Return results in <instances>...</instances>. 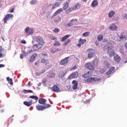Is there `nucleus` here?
Returning a JSON list of instances; mask_svg holds the SVG:
<instances>
[{
    "instance_id": "obj_1",
    "label": "nucleus",
    "mask_w": 127,
    "mask_h": 127,
    "mask_svg": "<svg viewBox=\"0 0 127 127\" xmlns=\"http://www.w3.org/2000/svg\"><path fill=\"white\" fill-rule=\"evenodd\" d=\"M104 49L107 50V54L110 58H112L113 56H115V51L113 50V46L108 47V46H105L104 47Z\"/></svg>"
},
{
    "instance_id": "obj_2",
    "label": "nucleus",
    "mask_w": 127,
    "mask_h": 127,
    "mask_svg": "<svg viewBox=\"0 0 127 127\" xmlns=\"http://www.w3.org/2000/svg\"><path fill=\"white\" fill-rule=\"evenodd\" d=\"M36 41L38 44H40L43 46L45 44V42H44V39L43 37L40 36H36L35 38Z\"/></svg>"
},
{
    "instance_id": "obj_3",
    "label": "nucleus",
    "mask_w": 127,
    "mask_h": 127,
    "mask_svg": "<svg viewBox=\"0 0 127 127\" xmlns=\"http://www.w3.org/2000/svg\"><path fill=\"white\" fill-rule=\"evenodd\" d=\"M101 79L97 77H90L87 78L86 80H85V83H94L96 81H100Z\"/></svg>"
},
{
    "instance_id": "obj_4",
    "label": "nucleus",
    "mask_w": 127,
    "mask_h": 127,
    "mask_svg": "<svg viewBox=\"0 0 127 127\" xmlns=\"http://www.w3.org/2000/svg\"><path fill=\"white\" fill-rule=\"evenodd\" d=\"M50 107H51V105L50 104H47L44 106L39 105L36 106L37 110H38V111H43V110H45V109H48Z\"/></svg>"
},
{
    "instance_id": "obj_5",
    "label": "nucleus",
    "mask_w": 127,
    "mask_h": 127,
    "mask_svg": "<svg viewBox=\"0 0 127 127\" xmlns=\"http://www.w3.org/2000/svg\"><path fill=\"white\" fill-rule=\"evenodd\" d=\"M87 51H88V54L87 55L88 58H92V57H93L94 55L96 53L95 50L93 49H88Z\"/></svg>"
},
{
    "instance_id": "obj_6",
    "label": "nucleus",
    "mask_w": 127,
    "mask_h": 127,
    "mask_svg": "<svg viewBox=\"0 0 127 127\" xmlns=\"http://www.w3.org/2000/svg\"><path fill=\"white\" fill-rule=\"evenodd\" d=\"M13 18V15L11 14H8L6 15L4 18H3L4 23H7L6 21L9 20L10 19H12Z\"/></svg>"
},
{
    "instance_id": "obj_7",
    "label": "nucleus",
    "mask_w": 127,
    "mask_h": 127,
    "mask_svg": "<svg viewBox=\"0 0 127 127\" xmlns=\"http://www.w3.org/2000/svg\"><path fill=\"white\" fill-rule=\"evenodd\" d=\"M41 63H43L44 64L47 65V66H48V68H51V67H52V64H50V61H49V60L43 59L41 60Z\"/></svg>"
},
{
    "instance_id": "obj_8",
    "label": "nucleus",
    "mask_w": 127,
    "mask_h": 127,
    "mask_svg": "<svg viewBox=\"0 0 127 127\" xmlns=\"http://www.w3.org/2000/svg\"><path fill=\"white\" fill-rule=\"evenodd\" d=\"M74 21H78V19H72L70 21V22L69 23H65L64 24V26H65V27H71V26H73V23Z\"/></svg>"
},
{
    "instance_id": "obj_9",
    "label": "nucleus",
    "mask_w": 127,
    "mask_h": 127,
    "mask_svg": "<svg viewBox=\"0 0 127 127\" xmlns=\"http://www.w3.org/2000/svg\"><path fill=\"white\" fill-rule=\"evenodd\" d=\"M25 32L27 35H31L33 34V28L28 27L25 29Z\"/></svg>"
},
{
    "instance_id": "obj_10",
    "label": "nucleus",
    "mask_w": 127,
    "mask_h": 127,
    "mask_svg": "<svg viewBox=\"0 0 127 127\" xmlns=\"http://www.w3.org/2000/svg\"><path fill=\"white\" fill-rule=\"evenodd\" d=\"M78 72L75 71L71 73L68 77V78L69 79H74L75 78H78Z\"/></svg>"
},
{
    "instance_id": "obj_11",
    "label": "nucleus",
    "mask_w": 127,
    "mask_h": 127,
    "mask_svg": "<svg viewBox=\"0 0 127 127\" xmlns=\"http://www.w3.org/2000/svg\"><path fill=\"white\" fill-rule=\"evenodd\" d=\"M85 67L86 68H87V69H89V70H94L95 69V66L92 64L90 63H88L85 64Z\"/></svg>"
},
{
    "instance_id": "obj_12",
    "label": "nucleus",
    "mask_w": 127,
    "mask_h": 127,
    "mask_svg": "<svg viewBox=\"0 0 127 127\" xmlns=\"http://www.w3.org/2000/svg\"><path fill=\"white\" fill-rule=\"evenodd\" d=\"M42 45L40 44H36L33 46V49L34 50H39L42 48Z\"/></svg>"
},
{
    "instance_id": "obj_13",
    "label": "nucleus",
    "mask_w": 127,
    "mask_h": 127,
    "mask_svg": "<svg viewBox=\"0 0 127 127\" xmlns=\"http://www.w3.org/2000/svg\"><path fill=\"white\" fill-rule=\"evenodd\" d=\"M68 58H69V57H66V58L62 60L60 62V65H66V64H67V63H68Z\"/></svg>"
},
{
    "instance_id": "obj_14",
    "label": "nucleus",
    "mask_w": 127,
    "mask_h": 127,
    "mask_svg": "<svg viewBox=\"0 0 127 127\" xmlns=\"http://www.w3.org/2000/svg\"><path fill=\"white\" fill-rule=\"evenodd\" d=\"M114 61H115V62H116L117 63H120V62H121V60H122V59L118 54L114 55Z\"/></svg>"
},
{
    "instance_id": "obj_15",
    "label": "nucleus",
    "mask_w": 127,
    "mask_h": 127,
    "mask_svg": "<svg viewBox=\"0 0 127 127\" xmlns=\"http://www.w3.org/2000/svg\"><path fill=\"white\" fill-rule=\"evenodd\" d=\"M72 84L73 90H77V88H78V81L76 80H73Z\"/></svg>"
},
{
    "instance_id": "obj_16",
    "label": "nucleus",
    "mask_w": 127,
    "mask_h": 127,
    "mask_svg": "<svg viewBox=\"0 0 127 127\" xmlns=\"http://www.w3.org/2000/svg\"><path fill=\"white\" fill-rule=\"evenodd\" d=\"M47 77H48V78H55V72H53V71L52 70H51L48 72L47 74Z\"/></svg>"
},
{
    "instance_id": "obj_17",
    "label": "nucleus",
    "mask_w": 127,
    "mask_h": 127,
    "mask_svg": "<svg viewBox=\"0 0 127 127\" xmlns=\"http://www.w3.org/2000/svg\"><path fill=\"white\" fill-rule=\"evenodd\" d=\"M51 90L52 92H55L56 93H59V92H60V91L59 90V87H58V86L56 85L53 86Z\"/></svg>"
},
{
    "instance_id": "obj_18",
    "label": "nucleus",
    "mask_w": 127,
    "mask_h": 127,
    "mask_svg": "<svg viewBox=\"0 0 127 127\" xmlns=\"http://www.w3.org/2000/svg\"><path fill=\"white\" fill-rule=\"evenodd\" d=\"M37 57V54L34 53L32 54L30 58L29 62H33V61H34V60H35Z\"/></svg>"
},
{
    "instance_id": "obj_19",
    "label": "nucleus",
    "mask_w": 127,
    "mask_h": 127,
    "mask_svg": "<svg viewBox=\"0 0 127 127\" xmlns=\"http://www.w3.org/2000/svg\"><path fill=\"white\" fill-rule=\"evenodd\" d=\"M22 52L24 54V56H26L27 54H29V53H31V52H32V50L28 48L27 49H25L24 51H22Z\"/></svg>"
},
{
    "instance_id": "obj_20",
    "label": "nucleus",
    "mask_w": 127,
    "mask_h": 127,
    "mask_svg": "<svg viewBox=\"0 0 127 127\" xmlns=\"http://www.w3.org/2000/svg\"><path fill=\"white\" fill-rule=\"evenodd\" d=\"M63 9L62 8H60L58 10H57L52 15V17H55V16H57L59 13H61L62 12Z\"/></svg>"
},
{
    "instance_id": "obj_21",
    "label": "nucleus",
    "mask_w": 127,
    "mask_h": 127,
    "mask_svg": "<svg viewBox=\"0 0 127 127\" xmlns=\"http://www.w3.org/2000/svg\"><path fill=\"white\" fill-rule=\"evenodd\" d=\"M109 29L113 31L117 30V29H118V27L117 26V25H116V24H112L109 27Z\"/></svg>"
},
{
    "instance_id": "obj_22",
    "label": "nucleus",
    "mask_w": 127,
    "mask_h": 127,
    "mask_svg": "<svg viewBox=\"0 0 127 127\" xmlns=\"http://www.w3.org/2000/svg\"><path fill=\"white\" fill-rule=\"evenodd\" d=\"M99 2H98L97 0H94L91 3V7H95V6H98Z\"/></svg>"
},
{
    "instance_id": "obj_23",
    "label": "nucleus",
    "mask_w": 127,
    "mask_h": 127,
    "mask_svg": "<svg viewBox=\"0 0 127 127\" xmlns=\"http://www.w3.org/2000/svg\"><path fill=\"white\" fill-rule=\"evenodd\" d=\"M32 100H30L29 102L24 101L23 104L25 106H26L27 107H30V106L32 105Z\"/></svg>"
},
{
    "instance_id": "obj_24",
    "label": "nucleus",
    "mask_w": 127,
    "mask_h": 127,
    "mask_svg": "<svg viewBox=\"0 0 127 127\" xmlns=\"http://www.w3.org/2000/svg\"><path fill=\"white\" fill-rule=\"evenodd\" d=\"M115 14H116V12L115 10H111L108 13V17H109V18H112V17H113Z\"/></svg>"
},
{
    "instance_id": "obj_25",
    "label": "nucleus",
    "mask_w": 127,
    "mask_h": 127,
    "mask_svg": "<svg viewBox=\"0 0 127 127\" xmlns=\"http://www.w3.org/2000/svg\"><path fill=\"white\" fill-rule=\"evenodd\" d=\"M91 76H92V73L90 71H89L86 74H83L82 77L83 78H89V77H91Z\"/></svg>"
},
{
    "instance_id": "obj_26",
    "label": "nucleus",
    "mask_w": 127,
    "mask_h": 127,
    "mask_svg": "<svg viewBox=\"0 0 127 127\" xmlns=\"http://www.w3.org/2000/svg\"><path fill=\"white\" fill-rule=\"evenodd\" d=\"M46 102V100H45L44 98H40L39 99V103L41 104V105H45V103Z\"/></svg>"
},
{
    "instance_id": "obj_27",
    "label": "nucleus",
    "mask_w": 127,
    "mask_h": 127,
    "mask_svg": "<svg viewBox=\"0 0 127 127\" xmlns=\"http://www.w3.org/2000/svg\"><path fill=\"white\" fill-rule=\"evenodd\" d=\"M72 7L74 10H76V9H79V8L81 7V4H79L78 3H76Z\"/></svg>"
},
{
    "instance_id": "obj_28",
    "label": "nucleus",
    "mask_w": 127,
    "mask_h": 127,
    "mask_svg": "<svg viewBox=\"0 0 127 127\" xmlns=\"http://www.w3.org/2000/svg\"><path fill=\"white\" fill-rule=\"evenodd\" d=\"M68 6H69V2L68 1H65L64 3V6H63L64 9H67V8H68Z\"/></svg>"
},
{
    "instance_id": "obj_29",
    "label": "nucleus",
    "mask_w": 127,
    "mask_h": 127,
    "mask_svg": "<svg viewBox=\"0 0 127 127\" xmlns=\"http://www.w3.org/2000/svg\"><path fill=\"white\" fill-rule=\"evenodd\" d=\"M41 15H42V16H46L47 17H48V16H49V15H48V13L46 11H43L41 13Z\"/></svg>"
},
{
    "instance_id": "obj_30",
    "label": "nucleus",
    "mask_w": 127,
    "mask_h": 127,
    "mask_svg": "<svg viewBox=\"0 0 127 127\" xmlns=\"http://www.w3.org/2000/svg\"><path fill=\"white\" fill-rule=\"evenodd\" d=\"M115 70V67H112L111 68H110V69L106 73V75H110L113 71Z\"/></svg>"
},
{
    "instance_id": "obj_31",
    "label": "nucleus",
    "mask_w": 127,
    "mask_h": 127,
    "mask_svg": "<svg viewBox=\"0 0 127 127\" xmlns=\"http://www.w3.org/2000/svg\"><path fill=\"white\" fill-rule=\"evenodd\" d=\"M60 5V3L59 2H56L55 4L53 5L52 8L54 9L56 7H58Z\"/></svg>"
},
{
    "instance_id": "obj_32",
    "label": "nucleus",
    "mask_w": 127,
    "mask_h": 127,
    "mask_svg": "<svg viewBox=\"0 0 127 127\" xmlns=\"http://www.w3.org/2000/svg\"><path fill=\"white\" fill-rule=\"evenodd\" d=\"M119 38L121 40H127V36L125 35H121L119 37Z\"/></svg>"
},
{
    "instance_id": "obj_33",
    "label": "nucleus",
    "mask_w": 127,
    "mask_h": 127,
    "mask_svg": "<svg viewBox=\"0 0 127 127\" xmlns=\"http://www.w3.org/2000/svg\"><path fill=\"white\" fill-rule=\"evenodd\" d=\"M7 81H8V83H9L10 85L11 86H13V82H12V79L11 78H10L9 77H7L6 78Z\"/></svg>"
},
{
    "instance_id": "obj_34",
    "label": "nucleus",
    "mask_w": 127,
    "mask_h": 127,
    "mask_svg": "<svg viewBox=\"0 0 127 127\" xmlns=\"http://www.w3.org/2000/svg\"><path fill=\"white\" fill-rule=\"evenodd\" d=\"M70 35H66L64 36L62 39V41H65L66 39H68V38L70 37Z\"/></svg>"
},
{
    "instance_id": "obj_35",
    "label": "nucleus",
    "mask_w": 127,
    "mask_h": 127,
    "mask_svg": "<svg viewBox=\"0 0 127 127\" xmlns=\"http://www.w3.org/2000/svg\"><path fill=\"white\" fill-rule=\"evenodd\" d=\"M54 46H60V45H61V44L60 43V42H59V41L56 40L55 41V43L53 44Z\"/></svg>"
},
{
    "instance_id": "obj_36",
    "label": "nucleus",
    "mask_w": 127,
    "mask_h": 127,
    "mask_svg": "<svg viewBox=\"0 0 127 127\" xmlns=\"http://www.w3.org/2000/svg\"><path fill=\"white\" fill-rule=\"evenodd\" d=\"M74 8H73V7H70L68 9H67L66 10V13H70V12H72V11H74Z\"/></svg>"
},
{
    "instance_id": "obj_37",
    "label": "nucleus",
    "mask_w": 127,
    "mask_h": 127,
    "mask_svg": "<svg viewBox=\"0 0 127 127\" xmlns=\"http://www.w3.org/2000/svg\"><path fill=\"white\" fill-rule=\"evenodd\" d=\"M93 63L95 66H98L99 65V61L97 59H94L93 61Z\"/></svg>"
},
{
    "instance_id": "obj_38",
    "label": "nucleus",
    "mask_w": 127,
    "mask_h": 127,
    "mask_svg": "<svg viewBox=\"0 0 127 127\" xmlns=\"http://www.w3.org/2000/svg\"><path fill=\"white\" fill-rule=\"evenodd\" d=\"M103 38H104L103 35L99 34L97 36V40H98V41H101L103 39Z\"/></svg>"
},
{
    "instance_id": "obj_39",
    "label": "nucleus",
    "mask_w": 127,
    "mask_h": 127,
    "mask_svg": "<svg viewBox=\"0 0 127 127\" xmlns=\"http://www.w3.org/2000/svg\"><path fill=\"white\" fill-rule=\"evenodd\" d=\"M90 35V32H85L82 34V36L84 37H88Z\"/></svg>"
},
{
    "instance_id": "obj_40",
    "label": "nucleus",
    "mask_w": 127,
    "mask_h": 127,
    "mask_svg": "<svg viewBox=\"0 0 127 127\" xmlns=\"http://www.w3.org/2000/svg\"><path fill=\"white\" fill-rule=\"evenodd\" d=\"M29 98H30V99H35V100H36V101H37V100H38V97H37L35 95L30 96Z\"/></svg>"
},
{
    "instance_id": "obj_41",
    "label": "nucleus",
    "mask_w": 127,
    "mask_h": 127,
    "mask_svg": "<svg viewBox=\"0 0 127 127\" xmlns=\"http://www.w3.org/2000/svg\"><path fill=\"white\" fill-rule=\"evenodd\" d=\"M86 41H87V40H86V39H80L79 41V43L83 45V44H84V43H85L86 42Z\"/></svg>"
},
{
    "instance_id": "obj_42",
    "label": "nucleus",
    "mask_w": 127,
    "mask_h": 127,
    "mask_svg": "<svg viewBox=\"0 0 127 127\" xmlns=\"http://www.w3.org/2000/svg\"><path fill=\"white\" fill-rule=\"evenodd\" d=\"M70 42H71V39H68L64 42V45H65V46H66V45H67V44H68V43H70Z\"/></svg>"
},
{
    "instance_id": "obj_43",
    "label": "nucleus",
    "mask_w": 127,
    "mask_h": 127,
    "mask_svg": "<svg viewBox=\"0 0 127 127\" xmlns=\"http://www.w3.org/2000/svg\"><path fill=\"white\" fill-rule=\"evenodd\" d=\"M36 3H37V0H32L31 1H30V4L31 5L36 4Z\"/></svg>"
},
{
    "instance_id": "obj_44",
    "label": "nucleus",
    "mask_w": 127,
    "mask_h": 127,
    "mask_svg": "<svg viewBox=\"0 0 127 127\" xmlns=\"http://www.w3.org/2000/svg\"><path fill=\"white\" fill-rule=\"evenodd\" d=\"M65 76V73H64V71L60 72L59 74V77H61V78H62Z\"/></svg>"
},
{
    "instance_id": "obj_45",
    "label": "nucleus",
    "mask_w": 127,
    "mask_h": 127,
    "mask_svg": "<svg viewBox=\"0 0 127 127\" xmlns=\"http://www.w3.org/2000/svg\"><path fill=\"white\" fill-rule=\"evenodd\" d=\"M46 82H47V79H44L42 81V83L44 86H46Z\"/></svg>"
},
{
    "instance_id": "obj_46",
    "label": "nucleus",
    "mask_w": 127,
    "mask_h": 127,
    "mask_svg": "<svg viewBox=\"0 0 127 127\" xmlns=\"http://www.w3.org/2000/svg\"><path fill=\"white\" fill-rule=\"evenodd\" d=\"M51 40H54L55 41H56V40H57V37H55V36H51L50 37Z\"/></svg>"
},
{
    "instance_id": "obj_47",
    "label": "nucleus",
    "mask_w": 127,
    "mask_h": 127,
    "mask_svg": "<svg viewBox=\"0 0 127 127\" xmlns=\"http://www.w3.org/2000/svg\"><path fill=\"white\" fill-rule=\"evenodd\" d=\"M24 92H28V93H33V91L31 90L24 89Z\"/></svg>"
},
{
    "instance_id": "obj_48",
    "label": "nucleus",
    "mask_w": 127,
    "mask_h": 127,
    "mask_svg": "<svg viewBox=\"0 0 127 127\" xmlns=\"http://www.w3.org/2000/svg\"><path fill=\"white\" fill-rule=\"evenodd\" d=\"M54 32H55V33H58V32H59V29L58 28H55L54 30Z\"/></svg>"
},
{
    "instance_id": "obj_49",
    "label": "nucleus",
    "mask_w": 127,
    "mask_h": 127,
    "mask_svg": "<svg viewBox=\"0 0 127 127\" xmlns=\"http://www.w3.org/2000/svg\"><path fill=\"white\" fill-rule=\"evenodd\" d=\"M120 52L122 54H124L125 53V50L123 48H121L120 49Z\"/></svg>"
},
{
    "instance_id": "obj_50",
    "label": "nucleus",
    "mask_w": 127,
    "mask_h": 127,
    "mask_svg": "<svg viewBox=\"0 0 127 127\" xmlns=\"http://www.w3.org/2000/svg\"><path fill=\"white\" fill-rule=\"evenodd\" d=\"M54 24L57 25L58 23H59V20H54Z\"/></svg>"
},
{
    "instance_id": "obj_51",
    "label": "nucleus",
    "mask_w": 127,
    "mask_h": 127,
    "mask_svg": "<svg viewBox=\"0 0 127 127\" xmlns=\"http://www.w3.org/2000/svg\"><path fill=\"white\" fill-rule=\"evenodd\" d=\"M41 74H42V73H41V72H36L35 75H36V76H40V75H41Z\"/></svg>"
},
{
    "instance_id": "obj_52",
    "label": "nucleus",
    "mask_w": 127,
    "mask_h": 127,
    "mask_svg": "<svg viewBox=\"0 0 127 127\" xmlns=\"http://www.w3.org/2000/svg\"><path fill=\"white\" fill-rule=\"evenodd\" d=\"M23 54H21L20 58L21 59H23V58L24 57V54L23 53V52H22Z\"/></svg>"
},
{
    "instance_id": "obj_53",
    "label": "nucleus",
    "mask_w": 127,
    "mask_h": 127,
    "mask_svg": "<svg viewBox=\"0 0 127 127\" xmlns=\"http://www.w3.org/2000/svg\"><path fill=\"white\" fill-rule=\"evenodd\" d=\"M9 12L12 13L13 12V11H14V9L13 8L10 9L9 10Z\"/></svg>"
},
{
    "instance_id": "obj_54",
    "label": "nucleus",
    "mask_w": 127,
    "mask_h": 127,
    "mask_svg": "<svg viewBox=\"0 0 127 127\" xmlns=\"http://www.w3.org/2000/svg\"><path fill=\"white\" fill-rule=\"evenodd\" d=\"M94 43L96 45V46H99V41H96Z\"/></svg>"
},
{
    "instance_id": "obj_55",
    "label": "nucleus",
    "mask_w": 127,
    "mask_h": 127,
    "mask_svg": "<svg viewBox=\"0 0 127 127\" xmlns=\"http://www.w3.org/2000/svg\"><path fill=\"white\" fill-rule=\"evenodd\" d=\"M123 17L125 19H127V14H125L123 16Z\"/></svg>"
},
{
    "instance_id": "obj_56",
    "label": "nucleus",
    "mask_w": 127,
    "mask_h": 127,
    "mask_svg": "<svg viewBox=\"0 0 127 127\" xmlns=\"http://www.w3.org/2000/svg\"><path fill=\"white\" fill-rule=\"evenodd\" d=\"M104 72H106V70L105 69H101L100 70V72H101L102 74H104Z\"/></svg>"
},
{
    "instance_id": "obj_57",
    "label": "nucleus",
    "mask_w": 127,
    "mask_h": 127,
    "mask_svg": "<svg viewBox=\"0 0 127 127\" xmlns=\"http://www.w3.org/2000/svg\"><path fill=\"white\" fill-rule=\"evenodd\" d=\"M27 86H28L29 87H31V86H32V83L30 84V82H28L27 84Z\"/></svg>"
},
{
    "instance_id": "obj_58",
    "label": "nucleus",
    "mask_w": 127,
    "mask_h": 127,
    "mask_svg": "<svg viewBox=\"0 0 127 127\" xmlns=\"http://www.w3.org/2000/svg\"><path fill=\"white\" fill-rule=\"evenodd\" d=\"M21 43H23V44H26V41L24 40H22L21 41Z\"/></svg>"
},
{
    "instance_id": "obj_59",
    "label": "nucleus",
    "mask_w": 127,
    "mask_h": 127,
    "mask_svg": "<svg viewBox=\"0 0 127 127\" xmlns=\"http://www.w3.org/2000/svg\"><path fill=\"white\" fill-rule=\"evenodd\" d=\"M4 67V64H0V68H3Z\"/></svg>"
},
{
    "instance_id": "obj_60",
    "label": "nucleus",
    "mask_w": 127,
    "mask_h": 127,
    "mask_svg": "<svg viewBox=\"0 0 127 127\" xmlns=\"http://www.w3.org/2000/svg\"><path fill=\"white\" fill-rule=\"evenodd\" d=\"M51 52H52V53H55L56 52V50L55 51L53 50H51Z\"/></svg>"
},
{
    "instance_id": "obj_61",
    "label": "nucleus",
    "mask_w": 127,
    "mask_h": 127,
    "mask_svg": "<svg viewBox=\"0 0 127 127\" xmlns=\"http://www.w3.org/2000/svg\"><path fill=\"white\" fill-rule=\"evenodd\" d=\"M85 103L86 104H89L90 103V100H86Z\"/></svg>"
},
{
    "instance_id": "obj_62",
    "label": "nucleus",
    "mask_w": 127,
    "mask_h": 127,
    "mask_svg": "<svg viewBox=\"0 0 127 127\" xmlns=\"http://www.w3.org/2000/svg\"><path fill=\"white\" fill-rule=\"evenodd\" d=\"M55 50H56V52H58V51H60V50H61V49L58 48V49H56Z\"/></svg>"
},
{
    "instance_id": "obj_63",
    "label": "nucleus",
    "mask_w": 127,
    "mask_h": 127,
    "mask_svg": "<svg viewBox=\"0 0 127 127\" xmlns=\"http://www.w3.org/2000/svg\"><path fill=\"white\" fill-rule=\"evenodd\" d=\"M41 73H42V74H43V73H45V69H43Z\"/></svg>"
},
{
    "instance_id": "obj_64",
    "label": "nucleus",
    "mask_w": 127,
    "mask_h": 127,
    "mask_svg": "<svg viewBox=\"0 0 127 127\" xmlns=\"http://www.w3.org/2000/svg\"><path fill=\"white\" fill-rule=\"evenodd\" d=\"M125 47L126 49L127 50V42L125 44Z\"/></svg>"
}]
</instances>
